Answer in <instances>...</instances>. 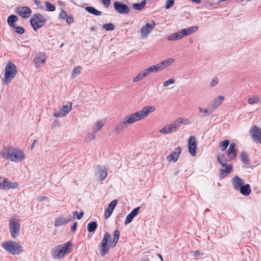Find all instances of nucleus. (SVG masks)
<instances>
[{"mask_svg":"<svg viewBox=\"0 0 261 261\" xmlns=\"http://www.w3.org/2000/svg\"><path fill=\"white\" fill-rule=\"evenodd\" d=\"M5 148L1 152L2 155L7 160L18 162L23 160L25 158L24 152L17 148Z\"/></svg>","mask_w":261,"mask_h":261,"instance_id":"1","label":"nucleus"},{"mask_svg":"<svg viewBox=\"0 0 261 261\" xmlns=\"http://www.w3.org/2000/svg\"><path fill=\"white\" fill-rule=\"evenodd\" d=\"M218 162L222 165L224 169H219V174L220 178H223L229 174H230L232 170V165L231 164H227L226 163L229 162L228 160L227 154L225 155L224 154L219 153L217 155Z\"/></svg>","mask_w":261,"mask_h":261,"instance_id":"2","label":"nucleus"},{"mask_svg":"<svg viewBox=\"0 0 261 261\" xmlns=\"http://www.w3.org/2000/svg\"><path fill=\"white\" fill-rule=\"evenodd\" d=\"M198 30L197 26H193L187 28L177 31L176 33L171 34L167 37L168 41H175L183 38L185 36L189 35Z\"/></svg>","mask_w":261,"mask_h":261,"instance_id":"3","label":"nucleus"},{"mask_svg":"<svg viewBox=\"0 0 261 261\" xmlns=\"http://www.w3.org/2000/svg\"><path fill=\"white\" fill-rule=\"evenodd\" d=\"M2 246L6 251L12 254H19L23 252L22 247L15 241L4 242Z\"/></svg>","mask_w":261,"mask_h":261,"instance_id":"4","label":"nucleus"},{"mask_svg":"<svg viewBox=\"0 0 261 261\" xmlns=\"http://www.w3.org/2000/svg\"><path fill=\"white\" fill-rule=\"evenodd\" d=\"M17 73L16 66L11 62H8L5 69L4 82L8 83L15 76Z\"/></svg>","mask_w":261,"mask_h":261,"instance_id":"5","label":"nucleus"},{"mask_svg":"<svg viewBox=\"0 0 261 261\" xmlns=\"http://www.w3.org/2000/svg\"><path fill=\"white\" fill-rule=\"evenodd\" d=\"M111 245V236L109 232H106L104 234L103 238L99 244V246L101 248L100 254L102 256H104L107 253H108Z\"/></svg>","mask_w":261,"mask_h":261,"instance_id":"6","label":"nucleus"},{"mask_svg":"<svg viewBox=\"0 0 261 261\" xmlns=\"http://www.w3.org/2000/svg\"><path fill=\"white\" fill-rule=\"evenodd\" d=\"M46 22L45 18L40 14L37 13L33 15L30 23L34 31L43 27Z\"/></svg>","mask_w":261,"mask_h":261,"instance_id":"7","label":"nucleus"},{"mask_svg":"<svg viewBox=\"0 0 261 261\" xmlns=\"http://www.w3.org/2000/svg\"><path fill=\"white\" fill-rule=\"evenodd\" d=\"M9 230L11 237L15 239L19 234L20 230V224L19 220L15 221L13 219L9 220Z\"/></svg>","mask_w":261,"mask_h":261,"instance_id":"8","label":"nucleus"},{"mask_svg":"<svg viewBox=\"0 0 261 261\" xmlns=\"http://www.w3.org/2000/svg\"><path fill=\"white\" fill-rule=\"evenodd\" d=\"M47 57L44 52H39L35 55L34 59V64L37 69H40L45 64Z\"/></svg>","mask_w":261,"mask_h":261,"instance_id":"9","label":"nucleus"},{"mask_svg":"<svg viewBox=\"0 0 261 261\" xmlns=\"http://www.w3.org/2000/svg\"><path fill=\"white\" fill-rule=\"evenodd\" d=\"M72 109V103L68 102L67 105H63L58 111H56L53 113V116L56 118L63 117L66 116Z\"/></svg>","mask_w":261,"mask_h":261,"instance_id":"10","label":"nucleus"},{"mask_svg":"<svg viewBox=\"0 0 261 261\" xmlns=\"http://www.w3.org/2000/svg\"><path fill=\"white\" fill-rule=\"evenodd\" d=\"M18 186L17 182H12L7 178L3 177L0 180V188L4 190L16 189Z\"/></svg>","mask_w":261,"mask_h":261,"instance_id":"11","label":"nucleus"},{"mask_svg":"<svg viewBox=\"0 0 261 261\" xmlns=\"http://www.w3.org/2000/svg\"><path fill=\"white\" fill-rule=\"evenodd\" d=\"M15 12L23 18H27L31 16L32 10L28 7L19 6L16 8Z\"/></svg>","mask_w":261,"mask_h":261,"instance_id":"12","label":"nucleus"},{"mask_svg":"<svg viewBox=\"0 0 261 261\" xmlns=\"http://www.w3.org/2000/svg\"><path fill=\"white\" fill-rule=\"evenodd\" d=\"M250 135L256 142L261 143V128L257 125H254L250 129Z\"/></svg>","mask_w":261,"mask_h":261,"instance_id":"13","label":"nucleus"},{"mask_svg":"<svg viewBox=\"0 0 261 261\" xmlns=\"http://www.w3.org/2000/svg\"><path fill=\"white\" fill-rule=\"evenodd\" d=\"M114 7L115 10L120 14H126L129 12L128 7L121 2H115L114 3Z\"/></svg>","mask_w":261,"mask_h":261,"instance_id":"14","label":"nucleus"},{"mask_svg":"<svg viewBox=\"0 0 261 261\" xmlns=\"http://www.w3.org/2000/svg\"><path fill=\"white\" fill-rule=\"evenodd\" d=\"M155 26V23L152 21L151 23H146L142 27L141 30V37L143 39L146 38L148 35L152 31Z\"/></svg>","mask_w":261,"mask_h":261,"instance_id":"15","label":"nucleus"},{"mask_svg":"<svg viewBox=\"0 0 261 261\" xmlns=\"http://www.w3.org/2000/svg\"><path fill=\"white\" fill-rule=\"evenodd\" d=\"M155 110V107L153 106H146L138 113L141 119L146 118L150 113L153 112Z\"/></svg>","mask_w":261,"mask_h":261,"instance_id":"16","label":"nucleus"},{"mask_svg":"<svg viewBox=\"0 0 261 261\" xmlns=\"http://www.w3.org/2000/svg\"><path fill=\"white\" fill-rule=\"evenodd\" d=\"M124 119L128 125L141 120L138 112L131 115L126 116Z\"/></svg>","mask_w":261,"mask_h":261,"instance_id":"17","label":"nucleus"},{"mask_svg":"<svg viewBox=\"0 0 261 261\" xmlns=\"http://www.w3.org/2000/svg\"><path fill=\"white\" fill-rule=\"evenodd\" d=\"M51 255L54 258L61 259L64 257L65 254L64 253L60 246H57L51 250Z\"/></svg>","mask_w":261,"mask_h":261,"instance_id":"18","label":"nucleus"},{"mask_svg":"<svg viewBox=\"0 0 261 261\" xmlns=\"http://www.w3.org/2000/svg\"><path fill=\"white\" fill-rule=\"evenodd\" d=\"M224 100V97L222 95H219L211 101L210 102L209 105L214 112L222 103Z\"/></svg>","mask_w":261,"mask_h":261,"instance_id":"19","label":"nucleus"},{"mask_svg":"<svg viewBox=\"0 0 261 261\" xmlns=\"http://www.w3.org/2000/svg\"><path fill=\"white\" fill-rule=\"evenodd\" d=\"M117 203V200H113L109 203L108 208L105 210V212L104 217L105 219H108L110 217Z\"/></svg>","mask_w":261,"mask_h":261,"instance_id":"20","label":"nucleus"},{"mask_svg":"<svg viewBox=\"0 0 261 261\" xmlns=\"http://www.w3.org/2000/svg\"><path fill=\"white\" fill-rule=\"evenodd\" d=\"M178 124L174 123L173 124H169L165 126L160 129L159 132L164 134H168L172 132H176Z\"/></svg>","mask_w":261,"mask_h":261,"instance_id":"21","label":"nucleus"},{"mask_svg":"<svg viewBox=\"0 0 261 261\" xmlns=\"http://www.w3.org/2000/svg\"><path fill=\"white\" fill-rule=\"evenodd\" d=\"M149 75L150 74H149L148 72L145 68L144 70H142L141 71L139 72L138 73H137L133 78L132 81L134 83H136L142 80L143 79L149 76Z\"/></svg>","mask_w":261,"mask_h":261,"instance_id":"22","label":"nucleus"},{"mask_svg":"<svg viewBox=\"0 0 261 261\" xmlns=\"http://www.w3.org/2000/svg\"><path fill=\"white\" fill-rule=\"evenodd\" d=\"M244 181L243 179L240 178L238 176H235L232 179V184L234 187V188L239 191V189L242 187V186L244 185Z\"/></svg>","mask_w":261,"mask_h":261,"instance_id":"23","label":"nucleus"},{"mask_svg":"<svg viewBox=\"0 0 261 261\" xmlns=\"http://www.w3.org/2000/svg\"><path fill=\"white\" fill-rule=\"evenodd\" d=\"M180 153H181L180 148H177L175 151L172 152L171 154H170L169 155H168L167 156V160L169 162L172 161L173 162H175L177 161V160L179 157V155L180 154Z\"/></svg>","mask_w":261,"mask_h":261,"instance_id":"24","label":"nucleus"},{"mask_svg":"<svg viewBox=\"0 0 261 261\" xmlns=\"http://www.w3.org/2000/svg\"><path fill=\"white\" fill-rule=\"evenodd\" d=\"M71 221L70 217L65 218L63 217H59L57 218L55 221V226L56 227L61 226L67 224Z\"/></svg>","mask_w":261,"mask_h":261,"instance_id":"25","label":"nucleus"},{"mask_svg":"<svg viewBox=\"0 0 261 261\" xmlns=\"http://www.w3.org/2000/svg\"><path fill=\"white\" fill-rule=\"evenodd\" d=\"M96 170H98V173L97 174L99 175V180L102 181L105 179L107 176V172L106 168L97 165L96 167Z\"/></svg>","mask_w":261,"mask_h":261,"instance_id":"26","label":"nucleus"},{"mask_svg":"<svg viewBox=\"0 0 261 261\" xmlns=\"http://www.w3.org/2000/svg\"><path fill=\"white\" fill-rule=\"evenodd\" d=\"M175 60L174 58H168L166 59L161 62L158 63L159 66L160 68L161 71L164 69V68L170 66L171 64L173 63Z\"/></svg>","mask_w":261,"mask_h":261,"instance_id":"27","label":"nucleus"},{"mask_svg":"<svg viewBox=\"0 0 261 261\" xmlns=\"http://www.w3.org/2000/svg\"><path fill=\"white\" fill-rule=\"evenodd\" d=\"M198 109L200 113L205 114V115H202V117H204L205 116H210L214 112V111L212 110L209 105L207 108L199 107Z\"/></svg>","mask_w":261,"mask_h":261,"instance_id":"28","label":"nucleus"},{"mask_svg":"<svg viewBox=\"0 0 261 261\" xmlns=\"http://www.w3.org/2000/svg\"><path fill=\"white\" fill-rule=\"evenodd\" d=\"M228 160L230 161L234 160L237 156V151L235 148H228L226 151Z\"/></svg>","mask_w":261,"mask_h":261,"instance_id":"29","label":"nucleus"},{"mask_svg":"<svg viewBox=\"0 0 261 261\" xmlns=\"http://www.w3.org/2000/svg\"><path fill=\"white\" fill-rule=\"evenodd\" d=\"M239 191L242 195L244 196H248L250 194L251 189L250 185L247 184L245 185H243Z\"/></svg>","mask_w":261,"mask_h":261,"instance_id":"30","label":"nucleus"},{"mask_svg":"<svg viewBox=\"0 0 261 261\" xmlns=\"http://www.w3.org/2000/svg\"><path fill=\"white\" fill-rule=\"evenodd\" d=\"M72 244L70 241H68L62 245H59L60 248L62 249V250L65 254L69 253L71 251L70 247Z\"/></svg>","mask_w":261,"mask_h":261,"instance_id":"31","label":"nucleus"},{"mask_svg":"<svg viewBox=\"0 0 261 261\" xmlns=\"http://www.w3.org/2000/svg\"><path fill=\"white\" fill-rule=\"evenodd\" d=\"M128 126V124L126 123L125 120L124 119L123 121L119 123L116 126V131L117 133L123 132L125 128Z\"/></svg>","mask_w":261,"mask_h":261,"instance_id":"32","label":"nucleus"},{"mask_svg":"<svg viewBox=\"0 0 261 261\" xmlns=\"http://www.w3.org/2000/svg\"><path fill=\"white\" fill-rule=\"evenodd\" d=\"M18 17L15 15H11L8 16L7 19L8 24L12 28L15 27L14 23L18 21Z\"/></svg>","mask_w":261,"mask_h":261,"instance_id":"33","label":"nucleus"},{"mask_svg":"<svg viewBox=\"0 0 261 261\" xmlns=\"http://www.w3.org/2000/svg\"><path fill=\"white\" fill-rule=\"evenodd\" d=\"M85 10L89 13L95 16H100L102 14L101 11L96 10L95 8L91 6L86 7L85 8Z\"/></svg>","mask_w":261,"mask_h":261,"instance_id":"34","label":"nucleus"},{"mask_svg":"<svg viewBox=\"0 0 261 261\" xmlns=\"http://www.w3.org/2000/svg\"><path fill=\"white\" fill-rule=\"evenodd\" d=\"M97 227L96 222L92 221L90 222L87 225V230L89 232H94Z\"/></svg>","mask_w":261,"mask_h":261,"instance_id":"35","label":"nucleus"},{"mask_svg":"<svg viewBox=\"0 0 261 261\" xmlns=\"http://www.w3.org/2000/svg\"><path fill=\"white\" fill-rule=\"evenodd\" d=\"M146 69L149 74H150L151 73L157 72L159 71H161L158 64L150 66Z\"/></svg>","mask_w":261,"mask_h":261,"instance_id":"36","label":"nucleus"},{"mask_svg":"<svg viewBox=\"0 0 261 261\" xmlns=\"http://www.w3.org/2000/svg\"><path fill=\"white\" fill-rule=\"evenodd\" d=\"M146 69L149 74H150L151 73L157 72L159 71H161L158 64L150 66Z\"/></svg>","mask_w":261,"mask_h":261,"instance_id":"37","label":"nucleus"},{"mask_svg":"<svg viewBox=\"0 0 261 261\" xmlns=\"http://www.w3.org/2000/svg\"><path fill=\"white\" fill-rule=\"evenodd\" d=\"M120 236V232L118 230H115L114 231V238L112 242L111 241V245L113 247H115L118 243Z\"/></svg>","mask_w":261,"mask_h":261,"instance_id":"38","label":"nucleus"},{"mask_svg":"<svg viewBox=\"0 0 261 261\" xmlns=\"http://www.w3.org/2000/svg\"><path fill=\"white\" fill-rule=\"evenodd\" d=\"M241 160L245 165H249V159L247 153L246 152H242L241 154Z\"/></svg>","mask_w":261,"mask_h":261,"instance_id":"39","label":"nucleus"},{"mask_svg":"<svg viewBox=\"0 0 261 261\" xmlns=\"http://www.w3.org/2000/svg\"><path fill=\"white\" fill-rule=\"evenodd\" d=\"M105 122L102 120H99L96 122L94 125L93 129L94 132L99 131L105 125Z\"/></svg>","mask_w":261,"mask_h":261,"instance_id":"40","label":"nucleus"},{"mask_svg":"<svg viewBox=\"0 0 261 261\" xmlns=\"http://www.w3.org/2000/svg\"><path fill=\"white\" fill-rule=\"evenodd\" d=\"M82 69V67L81 66H77L74 67L71 73V77L74 78L76 76L80 74L81 73Z\"/></svg>","mask_w":261,"mask_h":261,"instance_id":"41","label":"nucleus"},{"mask_svg":"<svg viewBox=\"0 0 261 261\" xmlns=\"http://www.w3.org/2000/svg\"><path fill=\"white\" fill-rule=\"evenodd\" d=\"M174 123L178 124V127L181 124L188 125L190 123V121L187 118H179L175 121Z\"/></svg>","mask_w":261,"mask_h":261,"instance_id":"42","label":"nucleus"},{"mask_svg":"<svg viewBox=\"0 0 261 261\" xmlns=\"http://www.w3.org/2000/svg\"><path fill=\"white\" fill-rule=\"evenodd\" d=\"M197 141L195 137L191 136L189 138L188 147H196Z\"/></svg>","mask_w":261,"mask_h":261,"instance_id":"43","label":"nucleus"},{"mask_svg":"<svg viewBox=\"0 0 261 261\" xmlns=\"http://www.w3.org/2000/svg\"><path fill=\"white\" fill-rule=\"evenodd\" d=\"M146 5V1L145 0H144L143 2H142L141 3L139 4H133V8L136 10H140L142 9Z\"/></svg>","mask_w":261,"mask_h":261,"instance_id":"44","label":"nucleus"},{"mask_svg":"<svg viewBox=\"0 0 261 261\" xmlns=\"http://www.w3.org/2000/svg\"><path fill=\"white\" fill-rule=\"evenodd\" d=\"M260 100L259 97L257 96H253L248 98V103L250 105H253L257 103Z\"/></svg>","mask_w":261,"mask_h":261,"instance_id":"45","label":"nucleus"},{"mask_svg":"<svg viewBox=\"0 0 261 261\" xmlns=\"http://www.w3.org/2000/svg\"><path fill=\"white\" fill-rule=\"evenodd\" d=\"M102 28L107 31H113L115 29L114 25L111 23L104 24Z\"/></svg>","mask_w":261,"mask_h":261,"instance_id":"46","label":"nucleus"},{"mask_svg":"<svg viewBox=\"0 0 261 261\" xmlns=\"http://www.w3.org/2000/svg\"><path fill=\"white\" fill-rule=\"evenodd\" d=\"M96 132H92L87 135L86 137V140L87 142H90L95 138Z\"/></svg>","mask_w":261,"mask_h":261,"instance_id":"47","label":"nucleus"},{"mask_svg":"<svg viewBox=\"0 0 261 261\" xmlns=\"http://www.w3.org/2000/svg\"><path fill=\"white\" fill-rule=\"evenodd\" d=\"M45 5L46 7V9L48 11L53 12L55 10V7L50 3L46 2H45Z\"/></svg>","mask_w":261,"mask_h":261,"instance_id":"48","label":"nucleus"},{"mask_svg":"<svg viewBox=\"0 0 261 261\" xmlns=\"http://www.w3.org/2000/svg\"><path fill=\"white\" fill-rule=\"evenodd\" d=\"M175 82V80L173 78H171L164 82L163 86L165 87H167L171 84H174Z\"/></svg>","mask_w":261,"mask_h":261,"instance_id":"49","label":"nucleus"},{"mask_svg":"<svg viewBox=\"0 0 261 261\" xmlns=\"http://www.w3.org/2000/svg\"><path fill=\"white\" fill-rule=\"evenodd\" d=\"M15 32L19 34H22L24 32V29L20 27H14Z\"/></svg>","mask_w":261,"mask_h":261,"instance_id":"50","label":"nucleus"},{"mask_svg":"<svg viewBox=\"0 0 261 261\" xmlns=\"http://www.w3.org/2000/svg\"><path fill=\"white\" fill-rule=\"evenodd\" d=\"M134 217H133V216H132L130 214H129L127 216H126V219L124 221V224L125 225H127L128 224H129V223H130L132 220H133Z\"/></svg>","mask_w":261,"mask_h":261,"instance_id":"51","label":"nucleus"},{"mask_svg":"<svg viewBox=\"0 0 261 261\" xmlns=\"http://www.w3.org/2000/svg\"><path fill=\"white\" fill-rule=\"evenodd\" d=\"M84 215V212L81 211L80 214H79L77 211H75L73 212V216L76 217L78 220L81 219Z\"/></svg>","mask_w":261,"mask_h":261,"instance_id":"52","label":"nucleus"},{"mask_svg":"<svg viewBox=\"0 0 261 261\" xmlns=\"http://www.w3.org/2000/svg\"><path fill=\"white\" fill-rule=\"evenodd\" d=\"M175 0H167L166 4V8L167 9H169L172 7L174 5Z\"/></svg>","mask_w":261,"mask_h":261,"instance_id":"53","label":"nucleus"},{"mask_svg":"<svg viewBox=\"0 0 261 261\" xmlns=\"http://www.w3.org/2000/svg\"><path fill=\"white\" fill-rule=\"evenodd\" d=\"M140 207H137L133 210V211L129 213L133 217H136L138 214L139 210H140Z\"/></svg>","mask_w":261,"mask_h":261,"instance_id":"54","label":"nucleus"},{"mask_svg":"<svg viewBox=\"0 0 261 261\" xmlns=\"http://www.w3.org/2000/svg\"><path fill=\"white\" fill-rule=\"evenodd\" d=\"M67 16V13L63 9H61V12L59 14V17L61 19H65Z\"/></svg>","mask_w":261,"mask_h":261,"instance_id":"55","label":"nucleus"},{"mask_svg":"<svg viewBox=\"0 0 261 261\" xmlns=\"http://www.w3.org/2000/svg\"><path fill=\"white\" fill-rule=\"evenodd\" d=\"M229 144V141L228 139H225L220 143V147H228Z\"/></svg>","mask_w":261,"mask_h":261,"instance_id":"56","label":"nucleus"},{"mask_svg":"<svg viewBox=\"0 0 261 261\" xmlns=\"http://www.w3.org/2000/svg\"><path fill=\"white\" fill-rule=\"evenodd\" d=\"M218 83V79L217 77H214L211 82L210 85L211 86L214 87L216 86Z\"/></svg>","mask_w":261,"mask_h":261,"instance_id":"57","label":"nucleus"},{"mask_svg":"<svg viewBox=\"0 0 261 261\" xmlns=\"http://www.w3.org/2000/svg\"><path fill=\"white\" fill-rule=\"evenodd\" d=\"M197 148H189V151L190 153L192 156H195L196 154Z\"/></svg>","mask_w":261,"mask_h":261,"instance_id":"58","label":"nucleus"},{"mask_svg":"<svg viewBox=\"0 0 261 261\" xmlns=\"http://www.w3.org/2000/svg\"><path fill=\"white\" fill-rule=\"evenodd\" d=\"M66 22L69 24L72 23L74 21L73 18L71 16H67V17L66 18Z\"/></svg>","mask_w":261,"mask_h":261,"instance_id":"59","label":"nucleus"},{"mask_svg":"<svg viewBox=\"0 0 261 261\" xmlns=\"http://www.w3.org/2000/svg\"><path fill=\"white\" fill-rule=\"evenodd\" d=\"M101 1L103 6L106 8L109 6L111 3V0H101Z\"/></svg>","mask_w":261,"mask_h":261,"instance_id":"60","label":"nucleus"},{"mask_svg":"<svg viewBox=\"0 0 261 261\" xmlns=\"http://www.w3.org/2000/svg\"><path fill=\"white\" fill-rule=\"evenodd\" d=\"M77 228V223L75 222L73 223V225L71 227V231L72 232H75Z\"/></svg>","mask_w":261,"mask_h":261,"instance_id":"61","label":"nucleus"},{"mask_svg":"<svg viewBox=\"0 0 261 261\" xmlns=\"http://www.w3.org/2000/svg\"><path fill=\"white\" fill-rule=\"evenodd\" d=\"M47 198V197L45 196H40L38 198V200L39 201H44V200L46 199Z\"/></svg>","mask_w":261,"mask_h":261,"instance_id":"62","label":"nucleus"},{"mask_svg":"<svg viewBox=\"0 0 261 261\" xmlns=\"http://www.w3.org/2000/svg\"><path fill=\"white\" fill-rule=\"evenodd\" d=\"M194 256L195 257H197L200 255V252L199 251H195L193 252Z\"/></svg>","mask_w":261,"mask_h":261,"instance_id":"63","label":"nucleus"},{"mask_svg":"<svg viewBox=\"0 0 261 261\" xmlns=\"http://www.w3.org/2000/svg\"><path fill=\"white\" fill-rule=\"evenodd\" d=\"M237 144L234 142H231L230 144L229 147H236Z\"/></svg>","mask_w":261,"mask_h":261,"instance_id":"64","label":"nucleus"}]
</instances>
